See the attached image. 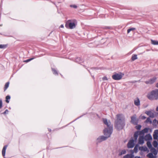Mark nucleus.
<instances>
[{
	"instance_id": "1",
	"label": "nucleus",
	"mask_w": 158,
	"mask_h": 158,
	"mask_svg": "<svg viewBox=\"0 0 158 158\" xmlns=\"http://www.w3.org/2000/svg\"><path fill=\"white\" fill-rule=\"evenodd\" d=\"M104 123L106 125L107 128L104 129L103 133L105 136L108 138L109 137L112 133L113 131L112 125L111 124L110 121L107 120L106 118L103 119Z\"/></svg>"
},
{
	"instance_id": "2",
	"label": "nucleus",
	"mask_w": 158,
	"mask_h": 158,
	"mask_svg": "<svg viewBox=\"0 0 158 158\" xmlns=\"http://www.w3.org/2000/svg\"><path fill=\"white\" fill-rule=\"evenodd\" d=\"M124 117L122 114L117 115V119L115 121V126L118 130L122 129L124 125Z\"/></svg>"
},
{
	"instance_id": "3",
	"label": "nucleus",
	"mask_w": 158,
	"mask_h": 158,
	"mask_svg": "<svg viewBox=\"0 0 158 158\" xmlns=\"http://www.w3.org/2000/svg\"><path fill=\"white\" fill-rule=\"evenodd\" d=\"M147 97L150 100L158 99V89L153 90L149 92L147 94Z\"/></svg>"
},
{
	"instance_id": "4",
	"label": "nucleus",
	"mask_w": 158,
	"mask_h": 158,
	"mask_svg": "<svg viewBox=\"0 0 158 158\" xmlns=\"http://www.w3.org/2000/svg\"><path fill=\"white\" fill-rule=\"evenodd\" d=\"M75 21L74 20H69L66 23L65 27L67 28L73 29L76 27Z\"/></svg>"
},
{
	"instance_id": "5",
	"label": "nucleus",
	"mask_w": 158,
	"mask_h": 158,
	"mask_svg": "<svg viewBox=\"0 0 158 158\" xmlns=\"http://www.w3.org/2000/svg\"><path fill=\"white\" fill-rule=\"evenodd\" d=\"M124 76V74L121 73H114L112 76V78L115 80H119L121 79Z\"/></svg>"
},
{
	"instance_id": "6",
	"label": "nucleus",
	"mask_w": 158,
	"mask_h": 158,
	"mask_svg": "<svg viewBox=\"0 0 158 158\" xmlns=\"http://www.w3.org/2000/svg\"><path fill=\"white\" fill-rule=\"evenodd\" d=\"M131 122L134 124H136L138 122V120L136 118L135 114L133 115L131 117Z\"/></svg>"
},
{
	"instance_id": "7",
	"label": "nucleus",
	"mask_w": 158,
	"mask_h": 158,
	"mask_svg": "<svg viewBox=\"0 0 158 158\" xmlns=\"http://www.w3.org/2000/svg\"><path fill=\"white\" fill-rule=\"evenodd\" d=\"M134 140L133 139L130 140L127 144L128 148H133L134 146Z\"/></svg>"
},
{
	"instance_id": "8",
	"label": "nucleus",
	"mask_w": 158,
	"mask_h": 158,
	"mask_svg": "<svg viewBox=\"0 0 158 158\" xmlns=\"http://www.w3.org/2000/svg\"><path fill=\"white\" fill-rule=\"evenodd\" d=\"M107 138L105 136H101L99 137L97 139L98 142H101L102 141L106 140Z\"/></svg>"
},
{
	"instance_id": "9",
	"label": "nucleus",
	"mask_w": 158,
	"mask_h": 158,
	"mask_svg": "<svg viewBox=\"0 0 158 158\" xmlns=\"http://www.w3.org/2000/svg\"><path fill=\"white\" fill-rule=\"evenodd\" d=\"M156 80V78L154 77L148 81H146L145 82L146 84H152L154 83Z\"/></svg>"
},
{
	"instance_id": "10",
	"label": "nucleus",
	"mask_w": 158,
	"mask_h": 158,
	"mask_svg": "<svg viewBox=\"0 0 158 158\" xmlns=\"http://www.w3.org/2000/svg\"><path fill=\"white\" fill-rule=\"evenodd\" d=\"M145 113L150 117L153 118L154 117V113L151 111H146Z\"/></svg>"
},
{
	"instance_id": "11",
	"label": "nucleus",
	"mask_w": 158,
	"mask_h": 158,
	"mask_svg": "<svg viewBox=\"0 0 158 158\" xmlns=\"http://www.w3.org/2000/svg\"><path fill=\"white\" fill-rule=\"evenodd\" d=\"M134 104L137 106H139L140 105V101L138 98H136L134 101Z\"/></svg>"
},
{
	"instance_id": "12",
	"label": "nucleus",
	"mask_w": 158,
	"mask_h": 158,
	"mask_svg": "<svg viewBox=\"0 0 158 158\" xmlns=\"http://www.w3.org/2000/svg\"><path fill=\"white\" fill-rule=\"evenodd\" d=\"M144 138L143 136H140L139 139V143L143 144L144 143Z\"/></svg>"
},
{
	"instance_id": "13",
	"label": "nucleus",
	"mask_w": 158,
	"mask_h": 158,
	"mask_svg": "<svg viewBox=\"0 0 158 158\" xmlns=\"http://www.w3.org/2000/svg\"><path fill=\"white\" fill-rule=\"evenodd\" d=\"M148 128H145L142 131H139V134L140 135H143L144 133L148 132Z\"/></svg>"
},
{
	"instance_id": "14",
	"label": "nucleus",
	"mask_w": 158,
	"mask_h": 158,
	"mask_svg": "<svg viewBox=\"0 0 158 158\" xmlns=\"http://www.w3.org/2000/svg\"><path fill=\"white\" fill-rule=\"evenodd\" d=\"M150 151L151 152L156 156V155L157 154V150L155 148H151Z\"/></svg>"
},
{
	"instance_id": "15",
	"label": "nucleus",
	"mask_w": 158,
	"mask_h": 158,
	"mask_svg": "<svg viewBox=\"0 0 158 158\" xmlns=\"http://www.w3.org/2000/svg\"><path fill=\"white\" fill-rule=\"evenodd\" d=\"M144 139L146 140H149L152 139V138L151 136L149 134L146 135L144 137Z\"/></svg>"
},
{
	"instance_id": "16",
	"label": "nucleus",
	"mask_w": 158,
	"mask_h": 158,
	"mask_svg": "<svg viewBox=\"0 0 158 158\" xmlns=\"http://www.w3.org/2000/svg\"><path fill=\"white\" fill-rule=\"evenodd\" d=\"M133 155L132 154H127L124 156L123 158H133L134 157Z\"/></svg>"
},
{
	"instance_id": "17",
	"label": "nucleus",
	"mask_w": 158,
	"mask_h": 158,
	"mask_svg": "<svg viewBox=\"0 0 158 158\" xmlns=\"http://www.w3.org/2000/svg\"><path fill=\"white\" fill-rule=\"evenodd\" d=\"M139 149L142 151L146 152L148 151V148L145 146H143L139 147Z\"/></svg>"
},
{
	"instance_id": "18",
	"label": "nucleus",
	"mask_w": 158,
	"mask_h": 158,
	"mask_svg": "<svg viewBox=\"0 0 158 158\" xmlns=\"http://www.w3.org/2000/svg\"><path fill=\"white\" fill-rule=\"evenodd\" d=\"M7 146L6 145L5 146H4L2 150V155L3 156H4L5 155V152H6V150L7 148Z\"/></svg>"
},
{
	"instance_id": "19",
	"label": "nucleus",
	"mask_w": 158,
	"mask_h": 158,
	"mask_svg": "<svg viewBox=\"0 0 158 158\" xmlns=\"http://www.w3.org/2000/svg\"><path fill=\"white\" fill-rule=\"evenodd\" d=\"M126 153V151L125 150H121L119 152L118 156H121L122 155L125 154Z\"/></svg>"
},
{
	"instance_id": "20",
	"label": "nucleus",
	"mask_w": 158,
	"mask_h": 158,
	"mask_svg": "<svg viewBox=\"0 0 158 158\" xmlns=\"http://www.w3.org/2000/svg\"><path fill=\"white\" fill-rule=\"evenodd\" d=\"M147 156L149 158H156L155 156H154L152 153H150L147 155Z\"/></svg>"
},
{
	"instance_id": "21",
	"label": "nucleus",
	"mask_w": 158,
	"mask_h": 158,
	"mask_svg": "<svg viewBox=\"0 0 158 158\" xmlns=\"http://www.w3.org/2000/svg\"><path fill=\"white\" fill-rule=\"evenodd\" d=\"M139 135H140L139 134V131H136L135 133L134 136L136 140H137Z\"/></svg>"
},
{
	"instance_id": "22",
	"label": "nucleus",
	"mask_w": 158,
	"mask_h": 158,
	"mask_svg": "<svg viewBox=\"0 0 158 158\" xmlns=\"http://www.w3.org/2000/svg\"><path fill=\"white\" fill-rule=\"evenodd\" d=\"M138 147L137 146H135L134 149V150H132L131 152L132 153H133L134 152H135V153H136L138 151Z\"/></svg>"
},
{
	"instance_id": "23",
	"label": "nucleus",
	"mask_w": 158,
	"mask_h": 158,
	"mask_svg": "<svg viewBox=\"0 0 158 158\" xmlns=\"http://www.w3.org/2000/svg\"><path fill=\"white\" fill-rule=\"evenodd\" d=\"M151 42L152 44L153 45H158V41L151 40Z\"/></svg>"
},
{
	"instance_id": "24",
	"label": "nucleus",
	"mask_w": 158,
	"mask_h": 158,
	"mask_svg": "<svg viewBox=\"0 0 158 158\" xmlns=\"http://www.w3.org/2000/svg\"><path fill=\"white\" fill-rule=\"evenodd\" d=\"M137 55L135 54L133 55L131 57V59L133 61L134 60H135L137 59Z\"/></svg>"
},
{
	"instance_id": "25",
	"label": "nucleus",
	"mask_w": 158,
	"mask_h": 158,
	"mask_svg": "<svg viewBox=\"0 0 158 158\" xmlns=\"http://www.w3.org/2000/svg\"><path fill=\"white\" fill-rule=\"evenodd\" d=\"M147 145L149 148H151L152 147V146L151 143L149 141H148L147 143Z\"/></svg>"
},
{
	"instance_id": "26",
	"label": "nucleus",
	"mask_w": 158,
	"mask_h": 158,
	"mask_svg": "<svg viewBox=\"0 0 158 158\" xmlns=\"http://www.w3.org/2000/svg\"><path fill=\"white\" fill-rule=\"evenodd\" d=\"M153 145L155 147H157L158 146V143L156 141H154L153 142Z\"/></svg>"
},
{
	"instance_id": "27",
	"label": "nucleus",
	"mask_w": 158,
	"mask_h": 158,
	"mask_svg": "<svg viewBox=\"0 0 158 158\" xmlns=\"http://www.w3.org/2000/svg\"><path fill=\"white\" fill-rule=\"evenodd\" d=\"M135 28H134V27H133V28H130L128 29L127 30V33H129L131 31H134V30H135Z\"/></svg>"
},
{
	"instance_id": "28",
	"label": "nucleus",
	"mask_w": 158,
	"mask_h": 158,
	"mask_svg": "<svg viewBox=\"0 0 158 158\" xmlns=\"http://www.w3.org/2000/svg\"><path fill=\"white\" fill-rule=\"evenodd\" d=\"M145 123H152V122L151 121V119L149 118H148L145 121Z\"/></svg>"
},
{
	"instance_id": "29",
	"label": "nucleus",
	"mask_w": 158,
	"mask_h": 158,
	"mask_svg": "<svg viewBox=\"0 0 158 158\" xmlns=\"http://www.w3.org/2000/svg\"><path fill=\"white\" fill-rule=\"evenodd\" d=\"M9 82H7L6 84L5 85V90H6L9 87Z\"/></svg>"
},
{
	"instance_id": "30",
	"label": "nucleus",
	"mask_w": 158,
	"mask_h": 158,
	"mask_svg": "<svg viewBox=\"0 0 158 158\" xmlns=\"http://www.w3.org/2000/svg\"><path fill=\"white\" fill-rule=\"evenodd\" d=\"M6 98V102L7 103H9V101L8 100L10 99V97L9 96H7Z\"/></svg>"
},
{
	"instance_id": "31",
	"label": "nucleus",
	"mask_w": 158,
	"mask_h": 158,
	"mask_svg": "<svg viewBox=\"0 0 158 158\" xmlns=\"http://www.w3.org/2000/svg\"><path fill=\"white\" fill-rule=\"evenodd\" d=\"M52 71L53 73V74L57 75L58 74L57 71L54 69H52Z\"/></svg>"
},
{
	"instance_id": "32",
	"label": "nucleus",
	"mask_w": 158,
	"mask_h": 158,
	"mask_svg": "<svg viewBox=\"0 0 158 158\" xmlns=\"http://www.w3.org/2000/svg\"><path fill=\"white\" fill-rule=\"evenodd\" d=\"M6 45L0 44V48H5L6 47Z\"/></svg>"
},
{
	"instance_id": "33",
	"label": "nucleus",
	"mask_w": 158,
	"mask_h": 158,
	"mask_svg": "<svg viewBox=\"0 0 158 158\" xmlns=\"http://www.w3.org/2000/svg\"><path fill=\"white\" fill-rule=\"evenodd\" d=\"M34 59V58H31L28 59V60H25L24 61V62H28L30 61L31 60H32L33 59Z\"/></svg>"
},
{
	"instance_id": "34",
	"label": "nucleus",
	"mask_w": 158,
	"mask_h": 158,
	"mask_svg": "<svg viewBox=\"0 0 158 158\" xmlns=\"http://www.w3.org/2000/svg\"><path fill=\"white\" fill-rule=\"evenodd\" d=\"M102 80L103 81H107L108 78L104 76L102 78Z\"/></svg>"
},
{
	"instance_id": "35",
	"label": "nucleus",
	"mask_w": 158,
	"mask_h": 158,
	"mask_svg": "<svg viewBox=\"0 0 158 158\" xmlns=\"http://www.w3.org/2000/svg\"><path fill=\"white\" fill-rule=\"evenodd\" d=\"M141 127V126L140 125H139L136 126V128L138 130H139L140 129Z\"/></svg>"
},
{
	"instance_id": "36",
	"label": "nucleus",
	"mask_w": 158,
	"mask_h": 158,
	"mask_svg": "<svg viewBox=\"0 0 158 158\" xmlns=\"http://www.w3.org/2000/svg\"><path fill=\"white\" fill-rule=\"evenodd\" d=\"M70 6L72 7H73V8H77V6H76V5H71Z\"/></svg>"
},
{
	"instance_id": "37",
	"label": "nucleus",
	"mask_w": 158,
	"mask_h": 158,
	"mask_svg": "<svg viewBox=\"0 0 158 158\" xmlns=\"http://www.w3.org/2000/svg\"><path fill=\"white\" fill-rule=\"evenodd\" d=\"M2 101L1 99H0V109L2 107Z\"/></svg>"
},
{
	"instance_id": "38",
	"label": "nucleus",
	"mask_w": 158,
	"mask_h": 158,
	"mask_svg": "<svg viewBox=\"0 0 158 158\" xmlns=\"http://www.w3.org/2000/svg\"><path fill=\"white\" fill-rule=\"evenodd\" d=\"M8 110H6L3 113V114H5L8 113Z\"/></svg>"
},
{
	"instance_id": "39",
	"label": "nucleus",
	"mask_w": 158,
	"mask_h": 158,
	"mask_svg": "<svg viewBox=\"0 0 158 158\" xmlns=\"http://www.w3.org/2000/svg\"><path fill=\"white\" fill-rule=\"evenodd\" d=\"M146 118V117L144 116H142L141 118L143 119H145Z\"/></svg>"
},
{
	"instance_id": "40",
	"label": "nucleus",
	"mask_w": 158,
	"mask_h": 158,
	"mask_svg": "<svg viewBox=\"0 0 158 158\" xmlns=\"http://www.w3.org/2000/svg\"><path fill=\"white\" fill-rule=\"evenodd\" d=\"M60 27L62 28H64V25H61L60 26Z\"/></svg>"
},
{
	"instance_id": "41",
	"label": "nucleus",
	"mask_w": 158,
	"mask_h": 158,
	"mask_svg": "<svg viewBox=\"0 0 158 158\" xmlns=\"http://www.w3.org/2000/svg\"><path fill=\"white\" fill-rule=\"evenodd\" d=\"M156 86L158 88V83H156Z\"/></svg>"
},
{
	"instance_id": "42",
	"label": "nucleus",
	"mask_w": 158,
	"mask_h": 158,
	"mask_svg": "<svg viewBox=\"0 0 158 158\" xmlns=\"http://www.w3.org/2000/svg\"><path fill=\"white\" fill-rule=\"evenodd\" d=\"M156 111H158V106H157L156 107Z\"/></svg>"
},
{
	"instance_id": "43",
	"label": "nucleus",
	"mask_w": 158,
	"mask_h": 158,
	"mask_svg": "<svg viewBox=\"0 0 158 158\" xmlns=\"http://www.w3.org/2000/svg\"><path fill=\"white\" fill-rule=\"evenodd\" d=\"M148 106V105H147L146 106H144V108H146V107H147Z\"/></svg>"
}]
</instances>
